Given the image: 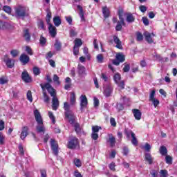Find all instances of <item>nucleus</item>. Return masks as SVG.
<instances>
[{"instance_id":"nucleus-64","label":"nucleus","mask_w":177,"mask_h":177,"mask_svg":"<svg viewBox=\"0 0 177 177\" xmlns=\"http://www.w3.org/2000/svg\"><path fill=\"white\" fill-rule=\"evenodd\" d=\"M150 174L152 175V177H158V172L156 170H152Z\"/></svg>"},{"instance_id":"nucleus-34","label":"nucleus","mask_w":177,"mask_h":177,"mask_svg":"<svg viewBox=\"0 0 177 177\" xmlns=\"http://www.w3.org/2000/svg\"><path fill=\"white\" fill-rule=\"evenodd\" d=\"M119 19L120 21H118V23H120L121 24H122V26H125L124 17H122V10L119 11Z\"/></svg>"},{"instance_id":"nucleus-32","label":"nucleus","mask_w":177,"mask_h":177,"mask_svg":"<svg viewBox=\"0 0 177 177\" xmlns=\"http://www.w3.org/2000/svg\"><path fill=\"white\" fill-rule=\"evenodd\" d=\"M9 80H8V77L5 76H2L0 77V85H5V84H8Z\"/></svg>"},{"instance_id":"nucleus-8","label":"nucleus","mask_w":177,"mask_h":177,"mask_svg":"<svg viewBox=\"0 0 177 177\" xmlns=\"http://www.w3.org/2000/svg\"><path fill=\"white\" fill-rule=\"evenodd\" d=\"M156 35L154 33H150L149 32H145L144 33V37H145V39L148 44H153L154 42V40H153V37H155Z\"/></svg>"},{"instance_id":"nucleus-40","label":"nucleus","mask_w":177,"mask_h":177,"mask_svg":"<svg viewBox=\"0 0 177 177\" xmlns=\"http://www.w3.org/2000/svg\"><path fill=\"white\" fill-rule=\"evenodd\" d=\"M64 109L65 110V113L71 112V111L70 110V104H68V102L64 103Z\"/></svg>"},{"instance_id":"nucleus-9","label":"nucleus","mask_w":177,"mask_h":177,"mask_svg":"<svg viewBox=\"0 0 177 177\" xmlns=\"http://www.w3.org/2000/svg\"><path fill=\"white\" fill-rule=\"evenodd\" d=\"M103 93L106 97H110V96H111V93H113V87L110 85H107L104 87Z\"/></svg>"},{"instance_id":"nucleus-38","label":"nucleus","mask_w":177,"mask_h":177,"mask_svg":"<svg viewBox=\"0 0 177 177\" xmlns=\"http://www.w3.org/2000/svg\"><path fill=\"white\" fill-rule=\"evenodd\" d=\"M71 104L72 106L75 104V93H71Z\"/></svg>"},{"instance_id":"nucleus-57","label":"nucleus","mask_w":177,"mask_h":177,"mask_svg":"<svg viewBox=\"0 0 177 177\" xmlns=\"http://www.w3.org/2000/svg\"><path fill=\"white\" fill-rule=\"evenodd\" d=\"M43 95H44V102H45V103H48L49 102V96L48 95H46V92H44Z\"/></svg>"},{"instance_id":"nucleus-42","label":"nucleus","mask_w":177,"mask_h":177,"mask_svg":"<svg viewBox=\"0 0 177 177\" xmlns=\"http://www.w3.org/2000/svg\"><path fill=\"white\" fill-rule=\"evenodd\" d=\"M165 161L166 164H169L171 165V164H172V157H171V156L169 155H166Z\"/></svg>"},{"instance_id":"nucleus-47","label":"nucleus","mask_w":177,"mask_h":177,"mask_svg":"<svg viewBox=\"0 0 177 177\" xmlns=\"http://www.w3.org/2000/svg\"><path fill=\"white\" fill-rule=\"evenodd\" d=\"M26 97H27L28 100H29V102H32V94L31 93V91H28Z\"/></svg>"},{"instance_id":"nucleus-31","label":"nucleus","mask_w":177,"mask_h":177,"mask_svg":"<svg viewBox=\"0 0 177 177\" xmlns=\"http://www.w3.org/2000/svg\"><path fill=\"white\" fill-rule=\"evenodd\" d=\"M24 37L26 41H30L31 36L30 35V32H28V30H25L24 32Z\"/></svg>"},{"instance_id":"nucleus-37","label":"nucleus","mask_w":177,"mask_h":177,"mask_svg":"<svg viewBox=\"0 0 177 177\" xmlns=\"http://www.w3.org/2000/svg\"><path fill=\"white\" fill-rule=\"evenodd\" d=\"M132 140L131 143L133 145V146H138V139H136V136L135 134H132Z\"/></svg>"},{"instance_id":"nucleus-46","label":"nucleus","mask_w":177,"mask_h":177,"mask_svg":"<svg viewBox=\"0 0 177 177\" xmlns=\"http://www.w3.org/2000/svg\"><path fill=\"white\" fill-rule=\"evenodd\" d=\"M136 39L138 41H143V35L140 32L136 33Z\"/></svg>"},{"instance_id":"nucleus-60","label":"nucleus","mask_w":177,"mask_h":177,"mask_svg":"<svg viewBox=\"0 0 177 177\" xmlns=\"http://www.w3.org/2000/svg\"><path fill=\"white\" fill-rule=\"evenodd\" d=\"M115 30L116 31H121V30H122V24H121V22H118Z\"/></svg>"},{"instance_id":"nucleus-12","label":"nucleus","mask_w":177,"mask_h":177,"mask_svg":"<svg viewBox=\"0 0 177 177\" xmlns=\"http://www.w3.org/2000/svg\"><path fill=\"white\" fill-rule=\"evenodd\" d=\"M48 31L50 35H51V37L53 38H55V37H56V35L57 34V29L56 27H55L53 25H52L51 24H49L48 25Z\"/></svg>"},{"instance_id":"nucleus-30","label":"nucleus","mask_w":177,"mask_h":177,"mask_svg":"<svg viewBox=\"0 0 177 177\" xmlns=\"http://www.w3.org/2000/svg\"><path fill=\"white\" fill-rule=\"evenodd\" d=\"M10 53L12 57H17L19 55H20V51H19V50L14 49V50H12L10 52Z\"/></svg>"},{"instance_id":"nucleus-6","label":"nucleus","mask_w":177,"mask_h":177,"mask_svg":"<svg viewBox=\"0 0 177 177\" xmlns=\"http://www.w3.org/2000/svg\"><path fill=\"white\" fill-rule=\"evenodd\" d=\"M3 62L6 63L8 68H12V67L15 66V60L10 59L8 55H4Z\"/></svg>"},{"instance_id":"nucleus-26","label":"nucleus","mask_w":177,"mask_h":177,"mask_svg":"<svg viewBox=\"0 0 177 177\" xmlns=\"http://www.w3.org/2000/svg\"><path fill=\"white\" fill-rule=\"evenodd\" d=\"M37 26L39 30H46V26H45V24H44V21L41 19L38 21Z\"/></svg>"},{"instance_id":"nucleus-29","label":"nucleus","mask_w":177,"mask_h":177,"mask_svg":"<svg viewBox=\"0 0 177 177\" xmlns=\"http://www.w3.org/2000/svg\"><path fill=\"white\" fill-rule=\"evenodd\" d=\"M51 18H52V12H50V10H48L47 15L46 17V20L47 24H48V25L50 24Z\"/></svg>"},{"instance_id":"nucleus-5","label":"nucleus","mask_w":177,"mask_h":177,"mask_svg":"<svg viewBox=\"0 0 177 177\" xmlns=\"http://www.w3.org/2000/svg\"><path fill=\"white\" fill-rule=\"evenodd\" d=\"M156 95V90H152L149 94V102H151L154 107H157L160 104V101L158 99L154 97Z\"/></svg>"},{"instance_id":"nucleus-25","label":"nucleus","mask_w":177,"mask_h":177,"mask_svg":"<svg viewBox=\"0 0 177 177\" xmlns=\"http://www.w3.org/2000/svg\"><path fill=\"white\" fill-rule=\"evenodd\" d=\"M77 70L78 74H80V75H83V74L86 75V73H85L86 68L84 67V66L78 65Z\"/></svg>"},{"instance_id":"nucleus-11","label":"nucleus","mask_w":177,"mask_h":177,"mask_svg":"<svg viewBox=\"0 0 177 177\" xmlns=\"http://www.w3.org/2000/svg\"><path fill=\"white\" fill-rule=\"evenodd\" d=\"M80 106H81V110H84L85 107H86L88 104V98H86V95H81L80 97Z\"/></svg>"},{"instance_id":"nucleus-51","label":"nucleus","mask_w":177,"mask_h":177,"mask_svg":"<svg viewBox=\"0 0 177 177\" xmlns=\"http://www.w3.org/2000/svg\"><path fill=\"white\" fill-rule=\"evenodd\" d=\"M132 134H135V133H133V132L132 131H131V130H129V131L126 130V131H125V135H126L127 138H128V139H129V138H131H131H132Z\"/></svg>"},{"instance_id":"nucleus-48","label":"nucleus","mask_w":177,"mask_h":177,"mask_svg":"<svg viewBox=\"0 0 177 177\" xmlns=\"http://www.w3.org/2000/svg\"><path fill=\"white\" fill-rule=\"evenodd\" d=\"M75 131L76 133H81V127H80V124L76 123L75 124Z\"/></svg>"},{"instance_id":"nucleus-59","label":"nucleus","mask_w":177,"mask_h":177,"mask_svg":"<svg viewBox=\"0 0 177 177\" xmlns=\"http://www.w3.org/2000/svg\"><path fill=\"white\" fill-rule=\"evenodd\" d=\"M91 138L93 140H97V139H99V134H97V133H91Z\"/></svg>"},{"instance_id":"nucleus-36","label":"nucleus","mask_w":177,"mask_h":177,"mask_svg":"<svg viewBox=\"0 0 177 177\" xmlns=\"http://www.w3.org/2000/svg\"><path fill=\"white\" fill-rule=\"evenodd\" d=\"M82 45V41L81 39H75V45L74 46L76 48H80Z\"/></svg>"},{"instance_id":"nucleus-18","label":"nucleus","mask_w":177,"mask_h":177,"mask_svg":"<svg viewBox=\"0 0 177 177\" xmlns=\"http://www.w3.org/2000/svg\"><path fill=\"white\" fill-rule=\"evenodd\" d=\"M113 41L116 44V48H118V49H122V44L118 37L113 36Z\"/></svg>"},{"instance_id":"nucleus-17","label":"nucleus","mask_w":177,"mask_h":177,"mask_svg":"<svg viewBox=\"0 0 177 177\" xmlns=\"http://www.w3.org/2000/svg\"><path fill=\"white\" fill-rule=\"evenodd\" d=\"M133 113L135 119L139 121L142 118V112L139 109H133Z\"/></svg>"},{"instance_id":"nucleus-39","label":"nucleus","mask_w":177,"mask_h":177,"mask_svg":"<svg viewBox=\"0 0 177 177\" xmlns=\"http://www.w3.org/2000/svg\"><path fill=\"white\" fill-rule=\"evenodd\" d=\"M116 84H118V86L120 89H124L125 82H124V80H121L120 82H118V83Z\"/></svg>"},{"instance_id":"nucleus-1","label":"nucleus","mask_w":177,"mask_h":177,"mask_svg":"<svg viewBox=\"0 0 177 177\" xmlns=\"http://www.w3.org/2000/svg\"><path fill=\"white\" fill-rule=\"evenodd\" d=\"M34 115L37 122V125L36 127L37 132L38 133H45V126H44L42 117L41 116V113L38 109L34 111Z\"/></svg>"},{"instance_id":"nucleus-58","label":"nucleus","mask_w":177,"mask_h":177,"mask_svg":"<svg viewBox=\"0 0 177 177\" xmlns=\"http://www.w3.org/2000/svg\"><path fill=\"white\" fill-rule=\"evenodd\" d=\"M33 74H35V75H39V74H41V71H39L38 67H35L33 68Z\"/></svg>"},{"instance_id":"nucleus-4","label":"nucleus","mask_w":177,"mask_h":177,"mask_svg":"<svg viewBox=\"0 0 177 177\" xmlns=\"http://www.w3.org/2000/svg\"><path fill=\"white\" fill-rule=\"evenodd\" d=\"M68 149H77L80 147V141L78 138L73 137L68 143Z\"/></svg>"},{"instance_id":"nucleus-54","label":"nucleus","mask_w":177,"mask_h":177,"mask_svg":"<svg viewBox=\"0 0 177 177\" xmlns=\"http://www.w3.org/2000/svg\"><path fill=\"white\" fill-rule=\"evenodd\" d=\"M39 41L41 46H45V44H46V38L41 36Z\"/></svg>"},{"instance_id":"nucleus-23","label":"nucleus","mask_w":177,"mask_h":177,"mask_svg":"<svg viewBox=\"0 0 177 177\" xmlns=\"http://www.w3.org/2000/svg\"><path fill=\"white\" fill-rule=\"evenodd\" d=\"M145 161H147V162L151 165V164H153V161H154V158H152L151 154L149 153H145Z\"/></svg>"},{"instance_id":"nucleus-44","label":"nucleus","mask_w":177,"mask_h":177,"mask_svg":"<svg viewBox=\"0 0 177 177\" xmlns=\"http://www.w3.org/2000/svg\"><path fill=\"white\" fill-rule=\"evenodd\" d=\"M48 117L52 120L53 124H55L56 122L55 115H53V113H52V111L48 112Z\"/></svg>"},{"instance_id":"nucleus-41","label":"nucleus","mask_w":177,"mask_h":177,"mask_svg":"<svg viewBox=\"0 0 177 177\" xmlns=\"http://www.w3.org/2000/svg\"><path fill=\"white\" fill-rule=\"evenodd\" d=\"M3 10H4L6 13H8V15H10V13H12V8L8 6H3Z\"/></svg>"},{"instance_id":"nucleus-56","label":"nucleus","mask_w":177,"mask_h":177,"mask_svg":"<svg viewBox=\"0 0 177 177\" xmlns=\"http://www.w3.org/2000/svg\"><path fill=\"white\" fill-rule=\"evenodd\" d=\"M26 52H27L28 55L32 56V50L31 49V48H30V46H26Z\"/></svg>"},{"instance_id":"nucleus-10","label":"nucleus","mask_w":177,"mask_h":177,"mask_svg":"<svg viewBox=\"0 0 177 177\" xmlns=\"http://www.w3.org/2000/svg\"><path fill=\"white\" fill-rule=\"evenodd\" d=\"M65 117L68 118L70 124H74V121H75V116H74V113H73V111L65 112Z\"/></svg>"},{"instance_id":"nucleus-27","label":"nucleus","mask_w":177,"mask_h":177,"mask_svg":"<svg viewBox=\"0 0 177 177\" xmlns=\"http://www.w3.org/2000/svg\"><path fill=\"white\" fill-rule=\"evenodd\" d=\"M116 59L117 60H119L120 63L125 62V56H124L122 53H120L116 54Z\"/></svg>"},{"instance_id":"nucleus-49","label":"nucleus","mask_w":177,"mask_h":177,"mask_svg":"<svg viewBox=\"0 0 177 177\" xmlns=\"http://www.w3.org/2000/svg\"><path fill=\"white\" fill-rule=\"evenodd\" d=\"M129 70H131V66L129 65V64H124V67L123 68V71L124 73H128L129 71Z\"/></svg>"},{"instance_id":"nucleus-21","label":"nucleus","mask_w":177,"mask_h":177,"mask_svg":"<svg viewBox=\"0 0 177 177\" xmlns=\"http://www.w3.org/2000/svg\"><path fill=\"white\" fill-rule=\"evenodd\" d=\"M109 140L111 147H114L115 146V138L113 136V134H109Z\"/></svg>"},{"instance_id":"nucleus-13","label":"nucleus","mask_w":177,"mask_h":177,"mask_svg":"<svg viewBox=\"0 0 177 177\" xmlns=\"http://www.w3.org/2000/svg\"><path fill=\"white\" fill-rule=\"evenodd\" d=\"M28 135V127L27 126H25L22 128L20 138L22 140H24V139L27 138Z\"/></svg>"},{"instance_id":"nucleus-52","label":"nucleus","mask_w":177,"mask_h":177,"mask_svg":"<svg viewBox=\"0 0 177 177\" xmlns=\"http://www.w3.org/2000/svg\"><path fill=\"white\" fill-rule=\"evenodd\" d=\"M55 49L56 50H60L62 48V43H60L59 41H56L55 44Z\"/></svg>"},{"instance_id":"nucleus-22","label":"nucleus","mask_w":177,"mask_h":177,"mask_svg":"<svg viewBox=\"0 0 177 177\" xmlns=\"http://www.w3.org/2000/svg\"><path fill=\"white\" fill-rule=\"evenodd\" d=\"M102 13L104 15V19H107L110 16V10L107 6H104L102 8Z\"/></svg>"},{"instance_id":"nucleus-50","label":"nucleus","mask_w":177,"mask_h":177,"mask_svg":"<svg viewBox=\"0 0 177 177\" xmlns=\"http://www.w3.org/2000/svg\"><path fill=\"white\" fill-rule=\"evenodd\" d=\"M99 129H102V128L99 127L98 126H93L92 127V133H97V132H99Z\"/></svg>"},{"instance_id":"nucleus-45","label":"nucleus","mask_w":177,"mask_h":177,"mask_svg":"<svg viewBox=\"0 0 177 177\" xmlns=\"http://www.w3.org/2000/svg\"><path fill=\"white\" fill-rule=\"evenodd\" d=\"M96 59L97 63H103V60H104L103 55L102 54L97 55L96 57Z\"/></svg>"},{"instance_id":"nucleus-14","label":"nucleus","mask_w":177,"mask_h":177,"mask_svg":"<svg viewBox=\"0 0 177 177\" xmlns=\"http://www.w3.org/2000/svg\"><path fill=\"white\" fill-rule=\"evenodd\" d=\"M52 109L53 110H57V109H59V99H57L56 96L53 97Z\"/></svg>"},{"instance_id":"nucleus-61","label":"nucleus","mask_w":177,"mask_h":177,"mask_svg":"<svg viewBox=\"0 0 177 177\" xmlns=\"http://www.w3.org/2000/svg\"><path fill=\"white\" fill-rule=\"evenodd\" d=\"M80 53V48L79 47H73V54L75 56H77Z\"/></svg>"},{"instance_id":"nucleus-53","label":"nucleus","mask_w":177,"mask_h":177,"mask_svg":"<svg viewBox=\"0 0 177 177\" xmlns=\"http://www.w3.org/2000/svg\"><path fill=\"white\" fill-rule=\"evenodd\" d=\"M160 177L168 176V171L167 170H160Z\"/></svg>"},{"instance_id":"nucleus-7","label":"nucleus","mask_w":177,"mask_h":177,"mask_svg":"<svg viewBox=\"0 0 177 177\" xmlns=\"http://www.w3.org/2000/svg\"><path fill=\"white\" fill-rule=\"evenodd\" d=\"M50 146H51V149L53 150V154H55V156H57V154H59V145H57V142L51 139L50 140Z\"/></svg>"},{"instance_id":"nucleus-35","label":"nucleus","mask_w":177,"mask_h":177,"mask_svg":"<svg viewBox=\"0 0 177 177\" xmlns=\"http://www.w3.org/2000/svg\"><path fill=\"white\" fill-rule=\"evenodd\" d=\"M113 80L115 84L120 82L121 81V75H120V73L115 74L113 76Z\"/></svg>"},{"instance_id":"nucleus-33","label":"nucleus","mask_w":177,"mask_h":177,"mask_svg":"<svg viewBox=\"0 0 177 177\" xmlns=\"http://www.w3.org/2000/svg\"><path fill=\"white\" fill-rule=\"evenodd\" d=\"M8 26H9L8 23L0 21V30H6V28H8Z\"/></svg>"},{"instance_id":"nucleus-55","label":"nucleus","mask_w":177,"mask_h":177,"mask_svg":"<svg viewBox=\"0 0 177 177\" xmlns=\"http://www.w3.org/2000/svg\"><path fill=\"white\" fill-rule=\"evenodd\" d=\"M53 80L54 82H55L58 85H60V81L59 80V76H57V75H54Z\"/></svg>"},{"instance_id":"nucleus-43","label":"nucleus","mask_w":177,"mask_h":177,"mask_svg":"<svg viewBox=\"0 0 177 177\" xmlns=\"http://www.w3.org/2000/svg\"><path fill=\"white\" fill-rule=\"evenodd\" d=\"M74 164L75 166L77 167V168H80V167H82V163L81 162V160L78 159V158H75L74 160Z\"/></svg>"},{"instance_id":"nucleus-28","label":"nucleus","mask_w":177,"mask_h":177,"mask_svg":"<svg viewBox=\"0 0 177 177\" xmlns=\"http://www.w3.org/2000/svg\"><path fill=\"white\" fill-rule=\"evenodd\" d=\"M159 151L162 156H167V154L168 153V150L165 146L160 147Z\"/></svg>"},{"instance_id":"nucleus-16","label":"nucleus","mask_w":177,"mask_h":177,"mask_svg":"<svg viewBox=\"0 0 177 177\" xmlns=\"http://www.w3.org/2000/svg\"><path fill=\"white\" fill-rule=\"evenodd\" d=\"M21 78L25 82H31V77L27 71H24L21 74Z\"/></svg>"},{"instance_id":"nucleus-19","label":"nucleus","mask_w":177,"mask_h":177,"mask_svg":"<svg viewBox=\"0 0 177 177\" xmlns=\"http://www.w3.org/2000/svg\"><path fill=\"white\" fill-rule=\"evenodd\" d=\"M126 20L127 23H133L135 21V17L131 13H126Z\"/></svg>"},{"instance_id":"nucleus-3","label":"nucleus","mask_w":177,"mask_h":177,"mask_svg":"<svg viewBox=\"0 0 177 177\" xmlns=\"http://www.w3.org/2000/svg\"><path fill=\"white\" fill-rule=\"evenodd\" d=\"M40 86L43 91L46 89L52 97H55L56 96V90H55L49 83H46L44 85L40 84Z\"/></svg>"},{"instance_id":"nucleus-62","label":"nucleus","mask_w":177,"mask_h":177,"mask_svg":"<svg viewBox=\"0 0 177 177\" xmlns=\"http://www.w3.org/2000/svg\"><path fill=\"white\" fill-rule=\"evenodd\" d=\"M123 154L124 156H128L129 154V149L127 147H123Z\"/></svg>"},{"instance_id":"nucleus-63","label":"nucleus","mask_w":177,"mask_h":177,"mask_svg":"<svg viewBox=\"0 0 177 177\" xmlns=\"http://www.w3.org/2000/svg\"><path fill=\"white\" fill-rule=\"evenodd\" d=\"M142 22L144 23L145 26H149V19L146 17H142Z\"/></svg>"},{"instance_id":"nucleus-2","label":"nucleus","mask_w":177,"mask_h":177,"mask_svg":"<svg viewBox=\"0 0 177 177\" xmlns=\"http://www.w3.org/2000/svg\"><path fill=\"white\" fill-rule=\"evenodd\" d=\"M15 10V16L17 19H23L26 16H28L27 13V7L21 5H18L14 8Z\"/></svg>"},{"instance_id":"nucleus-20","label":"nucleus","mask_w":177,"mask_h":177,"mask_svg":"<svg viewBox=\"0 0 177 177\" xmlns=\"http://www.w3.org/2000/svg\"><path fill=\"white\" fill-rule=\"evenodd\" d=\"M77 9L80 10L79 16H80L81 21H85V13L84 12V10L82 9V7L78 5Z\"/></svg>"},{"instance_id":"nucleus-15","label":"nucleus","mask_w":177,"mask_h":177,"mask_svg":"<svg viewBox=\"0 0 177 177\" xmlns=\"http://www.w3.org/2000/svg\"><path fill=\"white\" fill-rule=\"evenodd\" d=\"M19 60L24 64H27V63L30 62V57L26 54H21L19 57Z\"/></svg>"},{"instance_id":"nucleus-24","label":"nucleus","mask_w":177,"mask_h":177,"mask_svg":"<svg viewBox=\"0 0 177 177\" xmlns=\"http://www.w3.org/2000/svg\"><path fill=\"white\" fill-rule=\"evenodd\" d=\"M53 23L55 26V27H59L60 24H62V19H60V17L56 16L53 18Z\"/></svg>"}]
</instances>
